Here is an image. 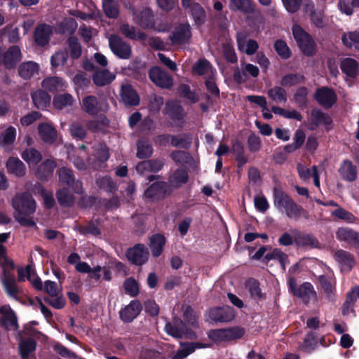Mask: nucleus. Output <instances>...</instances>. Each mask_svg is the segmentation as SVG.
<instances>
[{
	"label": "nucleus",
	"instance_id": "nucleus-1",
	"mask_svg": "<svg viewBox=\"0 0 359 359\" xmlns=\"http://www.w3.org/2000/svg\"><path fill=\"white\" fill-rule=\"evenodd\" d=\"M14 209L13 216L21 225L32 226L34 222L29 217L36 210V203L31 194L22 193L16 194L11 201Z\"/></svg>",
	"mask_w": 359,
	"mask_h": 359
},
{
	"label": "nucleus",
	"instance_id": "nucleus-2",
	"mask_svg": "<svg viewBox=\"0 0 359 359\" xmlns=\"http://www.w3.org/2000/svg\"><path fill=\"white\" fill-rule=\"evenodd\" d=\"M10 233H3L0 234V258L3 259L1 265L3 268V276L1 282L7 294L11 297L16 298L20 292V289L15 283V278L11 270L14 269L13 262L6 257V248L3 243L9 238Z\"/></svg>",
	"mask_w": 359,
	"mask_h": 359
},
{
	"label": "nucleus",
	"instance_id": "nucleus-3",
	"mask_svg": "<svg viewBox=\"0 0 359 359\" xmlns=\"http://www.w3.org/2000/svg\"><path fill=\"white\" fill-rule=\"evenodd\" d=\"M274 205L280 210H285L290 218L297 219L301 215V208L286 194L277 188L273 189Z\"/></svg>",
	"mask_w": 359,
	"mask_h": 359
},
{
	"label": "nucleus",
	"instance_id": "nucleus-4",
	"mask_svg": "<svg viewBox=\"0 0 359 359\" xmlns=\"http://www.w3.org/2000/svg\"><path fill=\"white\" fill-rule=\"evenodd\" d=\"M292 33L302 52L307 55H313L315 44L309 35L298 25H293Z\"/></svg>",
	"mask_w": 359,
	"mask_h": 359
},
{
	"label": "nucleus",
	"instance_id": "nucleus-5",
	"mask_svg": "<svg viewBox=\"0 0 359 359\" xmlns=\"http://www.w3.org/2000/svg\"><path fill=\"white\" fill-rule=\"evenodd\" d=\"M109 45L111 50L119 58L129 59L132 55L131 46L117 35L109 37Z\"/></svg>",
	"mask_w": 359,
	"mask_h": 359
},
{
	"label": "nucleus",
	"instance_id": "nucleus-6",
	"mask_svg": "<svg viewBox=\"0 0 359 359\" xmlns=\"http://www.w3.org/2000/svg\"><path fill=\"white\" fill-rule=\"evenodd\" d=\"M259 73V70L257 66L241 61L240 67H237L234 71L233 79L237 83H242L248 80L249 76L256 78Z\"/></svg>",
	"mask_w": 359,
	"mask_h": 359
},
{
	"label": "nucleus",
	"instance_id": "nucleus-7",
	"mask_svg": "<svg viewBox=\"0 0 359 359\" xmlns=\"http://www.w3.org/2000/svg\"><path fill=\"white\" fill-rule=\"evenodd\" d=\"M59 184L60 185H67L72 187L76 193H81L82 182L80 180H76L73 171L66 167L61 168L58 172Z\"/></svg>",
	"mask_w": 359,
	"mask_h": 359
},
{
	"label": "nucleus",
	"instance_id": "nucleus-8",
	"mask_svg": "<svg viewBox=\"0 0 359 359\" xmlns=\"http://www.w3.org/2000/svg\"><path fill=\"white\" fill-rule=\"evenodd\" d=\"M92 156L88 158V163L92 165L94 169L100 167V164L107 161L109 157V153L107 147L102 143H97L93 146V153Z\"/></svg>",
	"mask_w": 359,
	"mask_h": 359
},
{
	"label": "nucleus",
	"instance_id": "nucleus-9",
	"mask_svg": "<svg viewBox=\"0 0 359 359\" xmlns=\"http://www.w3.org/2000/svg\"><path fill=\"white\" fill-rule=\"evenodd\" d=\"M294 233V244L299 248H318L320 243L313 234L299 231L297 229L291 230Z\"/></svg>",
	"mask_w": 359,
	"mask_h": 359
},
{
	"label": "nucleus",
	"instance_id": "nucleus-10",
	"mask_svg": "<svg viewBox=\"0 0 359 359\" xmlns=\"http://www.w3.org/2000/svg\"><path fill=\"white\" fill-rule=\"evenodd\" d=\"M149 78L153 83L162 88H169L173 84L171 76L158 67H152L150 69Z\"/></svg>",
	"mask_w": 359,
	"mask_h": 359
},
{
	"label": "nucleus",
	"instance_id": "nucleus-11",
	"mask_svg": "<svg viewBox=\"0 0 359 359\" xmlns=\"http://www.w3.org/2000/svg\"><path fill=\"white\" fill-rule=\"evenodd\" d=\"M21 59L22 53L18 46H11L5 52L0 49V65L4 64L8 69L15 67Z\"/></svg>",
	"mask_w": 359,
	"mask_h": 359
},
{
	"label": "nucleus",
	"instance_id": "nucleus-12",
	"mask_svg": "<svg viewBox=\"0 0 359 359\" xmlns=\"http://www.w3.org/2000/svg\"><path fill=\"white\" fill-rule=\"evenodd\" d=\"M244 333L243 328L236 327L215 330L212 332L211 337L219 341H231L241 338Z\"/></svg>",
	"mask_w": 359,
	"mask_h": 359
},
{
	"label": "nucleus",
	"instance_id": "nucleus-13",
	"mask_svg": "<svg viewBox=\"0 0 359 359\" xmlns=\"http://www.w3.org/2000/svg\"><path fill=\"white\" fill-rule=\"evenodd\" d=\"M126 256L133 264L142 265L147 261L149 252L144 245L137 244L127 251Z\"/></svg>",
	"mask_w": 359,
	"mask_h": 359
},
{
	"label": "nucleus",
	"instance_id": "nucleus-14",
	"mask_svg": "<svg viewBox=\"0 0 359 359\" xmlns=\"http://www.w3.org/2000/svg\"><path fill=\"white\" fill-rule=\"evenodd\" d=\"M165 165V160L163 158H154L151 160H146L140 162L136 165L137 172L141 175H144L149 172H157L162 170Z\"/></svg>",
	"mask_w": 359,
	"mask_h": 359
},
{
	"label": "nucleus",
	"instance_id": "nucleus-15",
	"mask_svg": "<svg viewBox=\"0 0 359 359\" xmlns=\"http://www.w3.org/2000/svg\"><path fill=\"white\" fill-rule=\"evenodd\" d=\"M142 308V304L138 300H133L120 310V318L125 323H130L140 313Z\"/></svg>",
	"mask_w": 359,
	"mask_h": 359
},
{
	"label": "nucleus",
	"instance_id": "nucleus-16",
	"mask_svg": "<svg viewBox=\"0 0 359 359\" xmlns=\"http://www.w3.org/2000/svg\"><path fill=\"white\" fill-rule=\"evenodd\" d=\"M170 191L168 184L165 182H157L153 183L144 191L146 198L150 199H158L170 194Z\"/></svg>",
	"mask_w": 359,
	"mask_h": 359
},
{
	"label": "nucleus",
	"instance_id": "nucleus-17",
	"mask_svg": "<svg viewBox=\"0 0 359 359\" xmlns=\"http://www.w3.org/2000/svg\"><path fill=\"white\" fill-rule=\"evenodd\" d=\"M116 79V74L107 69H96L92 75L94 84L102 87L110 84Z\"/></svg>",
	"mask_w": 359,
	"mask_h": 359
},
{
	"label": "nucleus",
	"instance_id": "nucleus-18",
	"mask_svg": "<svg viewBox=\"0 0 359 359\" xmlns=\"http://www.w3.org/2000/svg\"><path fill=\"white\" fill-rule=\"evenodd\" d=\"M337 239L359 248V233L347 227H340L336 232Z\"/></svg>",
	"mask_w": 359,
	"mask_h": 359
},
{
	"label": "nucleus",
	"instance_id": "nucleus-19",
	"mask_svg": "<svg viewBox=\"0 0 359 359\" xmlns=\"http://www.w3.org/2000/svg\"><path fill=\"white\" fill-rule=\"evenodd\" d=\"M294 295L300 298L305 304L315 302L317 300V294L313 285L309 283H304L297 288Z\"/></svg>",
	"mask_w": 359,
	"mask_h": 359
},
{
	"label": "nucleus",
	"instance_id": "nucleus-20",
	"mask_svg": "<svg viewBox=\"0 0 359 359\" xmlns=\"http://www.w3.org/2000/svg\"><path fill=\"white\" fill-rule=\"evenodd\" d=\"M236 41L238 50L249 55L255 54L259 48L258 43L255 40H247L245 35L243 33L237 34Z\"/></svg>",
	"mask_w": 359,
	"mask_h": 359
},
{
	"label": "nucleus",
	"instance_id": "nucleus-21",
	"mask_svg": "<svg viewBox=\"0 0 359 359\" xmlns=\"http://www.w3.org/2000/svg\"><path fill=\"white\" fill-rule=\"evenodd\" d=\"M316 98L320 104L324 107L329 108L335 103L337 95L332 89L323 88L316 91Z\"/></svg>",
	"mask_w": 359,
	"mask_h": 359
},
{
	"label": "nucleus",
	"instance_id": "nucleus-22",
	"mask_svg": "<svg viewBox=\"0 0 359 359\" xmlns=\"http://www.w3.org/2000/svg\"><path fill=\"white\" fill-rule=\"evenodd\" d=\"M180 348L176 351L171 353L170 359H184L193 352L196 348L205 347L200 343H183L180 342Z\"/></svg>",
	"mask_w": 359,
	"mask_h": 359
},
{
	"label": "nucleus",
	"instance_id": "nucleus-23",
	"mask_svg": "<svg viewBox=\"0 0 359 359\" xmlns=\"http://www.w3.org/2000/svg\"><path fill=\"white\" fill-rule=\"evenodd\" d=\"M121 97L124 104L127 106H137L140 103L138 95L129 84L122 85Z\"/></svg>",
	"mask_w": 359,
	"mask_h": 359
},
{
	"label": "nucleus",
	"instance_id": "nucleus-24",
	"mask_svg": "<svg viewBox=\"0 0 359 359\" xmlns=\"http://www.w3.org/2000/svg\"><path fill=\"white\" fill-rule=\"evenodd\" d=\"M209 316L211 320L216 322H229L233 318L234 314L230 307L215 308L210 310Z\"/></svg>",
	"mask_w": 359,
	"mask_h": 359
},
{
	"label": "nucleus",
	"instance_id": "nucleus-25",
	"mask_svg": "<svg viewBox=\"0 0 359 359\" xmlns=\"http://www.w3.org/2000/svg\"><path fill=\"white\" fill-rule=\"evenodd\" d=\"M339 173L344 180L351 182L356 180L358 171L351 161L345 160L339 168Z\"/></svg>",
	"mask_w": 359,
	"mask_h": 359
},
{
	"label": "nucleus",
	"instance_id": "nucleus-26",
	"mask_svg": "<svg viewBox=\"0 0 359 359\" xmlns=\"http://www.w3.org/2000/svg\"><path fill=\"white\" fill-rule=\"evenodd\" d=\"M56 165V163L52 159L44 161L37 167L35 171L36 177L41 180H47L53 175Z\"/></svg>",
	"mask_w": 359,
	"mask_h": 359
},
{
	"label": "nucleus",
	"instance_id": "nucleus-27",
	"mask_svg": "<svg viewBox=\"0 0 359 359\" xmlns=\"http://www.w3.org/2000/svg\"><path fill=\"white\" fill-rule=\"evenodd\" d=\"M83 110L89 115L95 116L102 110V103L94 95H88L82 100Z\"/></svg>",
	"mask_w": 359,
	"mask_h": 359
},
{
	"label": "nucleus",
	"instance_id": "nucleus-28",
	"mask_svg": "<svg viewBox=\"0 0 359 359\" xmlns=\"http://www.w3.org/2000/svg\"><path fill=\"white\" fill-rule=\"evenodd\" d=\"M39 133L42 140L48 144L53 143L57 137V130L55 127L49 123H41L38 126Z\"/></svg>",
	"mask_w": 359,
	"mask_h": 359
},
{
	"label": "nucleus",
	"instance_id": "nucleus-29",
	"mask_svg": "<svg viewBox=\"0 0 359 359\" xmlns=\"http://www.w3.org/2000/svg\"><path fill=\"white\" fill-rule=\"evenodd\" d=\"M120 32L126 38L131 40L144 41L147 39V35L144 32L128 23L121 25Z\"/></svg>",
	"mask_w": 359,
	"mask_h": 359
},
{
	"label": "nucleus",
	"instance_id": "nucleus-30",
	"mask_svg": "<svg viewBox=\"0 0 359 359\" xmlns=\"http://www.w3.org/2000/svg\"><path fill=\"white\" fill-rule=\"evenodd\" d=\"M334 257L340 264L344 271H349L355 264L353 255L344 250H338L334 252Z\"/></svg>",
	"mask_w": 359,
	"mask_h": 359
},
{
	"label": "nucleus",
	"instance_id": "nucleus-31",
	"mask_svg": "<svg viewBox=\"0 0 359 359\" xmlns=\"http://www.w3.org/2000/svg\"><path fill=\"white\" fill-rule=\"evenodd\" d=\"M190 26L189 25H181L178 26L171 37V41L175 44L187 43L191 37Z\"/></svg>",
	"mask_w": 359,
	"mask_h": 359
},
{
	"label": "nucleus",
	"instance_id": "nucleus-32",
	"mask_svg": "<svg viewBox=\"0 0 359 359\" xmlns=\"http://www.w3.org/2000/svg\"><path fill=\"white\" fill-rule=\"evenodd\" d=\"M41 86L46 90L55 92L66 88L67 83L61 77L49 76L43 80Z\"/></svg>",
	"mask_w": 359,
	"mask_h": 359
},
{
	"label": "nucleus",
	"instance_id": "nucleus-33",
	"mask_svg": "<svg viewBox=\"0 0 359 359\" xmlns=\"http://www.w3.org/2000/svg\"><path fill=\"white\" fill-rule=\"evenodd\" d=\"M6 168L9 173L18 177L24 176L26 172L25 164L18 158H9L6 163Z\"/></svg>",
	"mask_w": 359,
	"mask_h": 359
},
{
	"label": "nucleus",
	"instance_id": "nucleus-34",
	"mask_svg": "<svg viewBox=\"0 0 359 359\" xmlns=\"http://www.w3.org/2000/svg\"><path fill=\"white\" fill-rule=\"evenodd\" d=\"M188 179L189 175L187 170L178 168L170 176L168 184L172 188H179L184 184Z\"/></svg>",
	"mask_w": 359,
	"mask_h": 359
},
{
	"label": "nucleus",
	"instance_id": "nucleus-35",
	"mask_svg": "<svg viewBox=\"0 0 359 359\" xmlns=\"http://www.w3.org/2000/svg\"><path fill=\"white\" fill-rule=\"evenodd\" d=\"M51 34V27L46 25H41L37 27L35 30V41L38 45L43 46L48 43Z\"/></svg>",
	"mask_w": 359,
	"mask_h": 359
},
{
	"label": "nucleus",
	"instance_id": "nucleus-36",
	"mask_svg": "<svg viewBox=\"0 0 359 359\" xmlns=\"http://www.w3.org/2000/svg\"><path fill=\"white\" fill-rule=\"evenodd\" d=\"M154 152V149L149 140L142 138L137 142L136 156L140 159L150 158Z\"/></svg>",
	"mask_w": 359,
	"mask_h": 359
},
{
	"label": "nucleus",
	"instance_id": "nucleus-37",
	"mask_svg": "<svg viewBox=\"0 0 359 359\" xmlns=\"http://www.w3.org/2000/svg\"><path fill=\"white\" fill-rule=\"evenodd\" d=\"M39 72V65L33 61L22 62L18 67V74L24 79H31Z\"/></svg>",
	"mask_w": 359,
	"mask_h": 359
},
{
	"label": "nucleus",
	"instance_id": "nucleus-38",
	"mask_svg": "<svg viewBox=\"0 0 359 359\" xmlns=\"http://www.w3.org/2000/svg\"><path fill=\"white\" fill-rule=\"evenodd\" d=\"M165 111L166 114L175 121L181 120L185 115V113L180 103L172 100L166 102Z\"/></svg>",
	"mask_w": 359,
	"mask_h": 359
},
{
	"label": "nucleus",
	"instance_id": "nucleus-39",
	"mask_svg": "<svg viewBox=\"0 0 359 359\" xmlns=\"http://www.w3.org/2000/svg\"><path fill=\"white\" fill-rule=\"evenodd\" d=\"M229 8L231 11H240L244 13H251L255 11V5L251 0H231Z\"/></svg>",
	"mask_w": 359,
	"mask_h": 359
},
{
	"label": "nucleus",
	"instance_id": "nucleus-40",
	"mask_svg": "<svg viewBox=\"0 0 359 359\" xmlns=\"http://www.w3.org/2000/svg\"><path fill=\"white\" fill-rule=\"evenodd\" d=\"M149 241V245L153 256L158 257L161 254L165 243V237L161 234H154L150 237Z\"/></svg>",
	"mask_w": 359,
	"mask_h": 359
},
{
	"label": "nucleus",
	"instance_id": "nucleus-41",
	"mask_svg": "<svg viewBox=\"0 0 359 359\" xmlns=\"http://www.w3.org/2000/svg\"><path fill=\"white\" fill-rule=\"evenodd\" d=\"M16 129L13 126H8L0 134V146L8 149L15 142L16 138Z\"/></svg>",
	"mask_w": 359,
	"mask_h": 359
},
{
	"label": "nucleus",
	"instance_id": "nucleus-42",
	"mask_svg": "<svg viewBox=\"0 0 359 359\" xmlns=\"http://www.w3.org/2000/svg\"><path fill=\"white\" fill-rule=\"evenodd\" d=\"M21 157L29 165H36L42 159L41 154L34 147H29L23 150Z\"/></svg>",
	"mask_w": 359,
	"mask_h": 359
},
{
	"label": "nucleus",
	"instance_id": "nucleus-43",
	"mask_svg": "<svg viewBox=\"0 0 359 359\" xmlns=\"http://www.w3.org/2000/svg\"><path fill=\"white\" fill-rule=\"evenodd\" d=\"M34 106L38 109L46 108L50 102V96L45 91L39 90L32 95Z\"/></svg>",
	"mask_w": 359,
	"mask_h": 359
},
{
	"label": "nucleus",
	"instance_id": "nucleus-44",
	"mask_svg": "<svg viewBox=\"0 0 359 359\" xmlns=\"http://www.w3.org/2000/svg\"><path fill=\"white\" fill-rule=\"evenodd\" d=\"M74 102L75 100L72 95L65 93L55 96L53 99V105L57 109L62 110L72 107Z\"/></svg>",
	"mask_w": 359,
	"mask_h": 359
},
{
	"label": "nucleus",
	"instance_id": "nucleus-45",
	"mask_svg": "<svg viewBox=\"0 0 359 359\" xmlns=\"http://www.w3.org/2000/svg\"><path fill=\"white\" fill-rule=\"evenodd\" d=\"M36 343L32 338L20 339L19 341V348L22 359H28L29 355L36 349Z\"/></svg>",
	"mask_w": 359,
	"mask_h": 359
},
{
	"label": "nucleus",
	"instance_id": "nucleus-46",
	"mask_svg": "<svg viewBox=\"0 0 359 359\" xmlns=\"http://www.w3.org/2000/svg\"><path fill=\"white\" fill-rule=\"evenodd\" d=\"M341 69L348 76L354 77L357 74L358 63L352 58H344L341 62Z\"/></svg>",
	"mask_w": 359,
	"mask_h": 359
},
{
	"label": "nucleus",
	"instance_id": "nucleus-47",
	"mask_svg": "<svg viewBox=\"0 0 359 359\" xmlns=\"http://www.w3.org/2000/svg\"><path fill=\"white\" fill-rule=\"evenodd\" d=\"M264 259L266 262L277 259L284 270L285 269L286 264L289 262L287 255L278 248H275L271 252L267 253L264 257Z\"/></svg>",
	"mask_w": 359,
	"mask_h": 359
},
{
	"label": "nucleus",
	"instance_id": "nucleus-48",
	"mask_svg": "<svg viewBox=\"0 0 359 359\" xmlns=\"http://www.w3.org/2000/svg\"><path fill=\"white\" fill-rule=\"evenodd\" d=\"M137 22L145 29L152 28L154 26V16L150 9H144L137 16Z\"/></svg>",
	"mask_w": 359,
	"mask_h": 359
},
{
	"label": "nucleus",
	"instance_id": "nucleus-49",
	"mask_svg": "<svg viewBox=\"0 0 359 359\" xmlns=\"http://www.w3.org/2000/svg\"><path fill=\"white\" fill-rule=\"evenodd\" d=\"M246 287L252 298L256 300L264 298V294L262 292L259 283L257 280L252 278L249 279L246 282Z\"/></svg>",
	"mask_w": 359,
	"mask_h": 359
},
{
	"label": "nucleus",
	"instance_id": "nucleus-50",
	"mask_svg": "<svg viewBox=\"0 0 359 359\" xmlns=\"http://www.w3.org/2000/svg\"><path fill=\"white\" fill-rule=\"evenodd\" d=\"M341 40L346 46L350 48H354L359 49V32H350L344 33L341 37Z\"/></svg>",
	"mask_w": 359,
	"mask_h": 359
},
{
	"label": "nucleus",
	"instance_id": "nucleus-51",
	"mask_svg": "<svg viewBox=\"0 0 359 359\" xmlns=\"http://www.w3.org/2000/svg\"><path fill=\"white\" fill-rule=\"evenodd\" d=\"M193 70L198 75H212L213 74L210 63L205 59L199 60L194 66Z\"/></svg>",
	"mask_w": 359,
	"mask_h": 359
},
{
	"label": "nucleus",
	"instance_id": "nucleus-52",
	"mask_svg": "<svg viewBox=\"0 0 359 359\" xmlns=\"http://www.w3.org/2000/svg\"><path fill=\"white\" fill-rule=\"evenodd\" d=\"M191 15L198 25H203L205 21V12L199 4H194L190 8Z\"/></svg>",
	"mask_w": 359,
	"mask_h": 359
},
{
	"label": "nucleus",
	"instance_id": "nucleus-53",
	"mask_svg": "<svg viewBox=\"0 0 359 359\" xmlns=\"http://www.w3.org/2000/svg\"><path fill=\"white\" fill-rule=\"evenodd\" d=\"M268 96L278 103L285 102L287 100L286 91L280 86H276L268 90Z\"/></svg>",
	"mask_w": 359,
	"mask_h": 359
},
{
	"label": "nucleus",
	"instance_id": "nucleus-54",
	"mask_svg": "<svg viewBox=\"0 0 359 359\" xmlns=\"http://www.w3.org/2000/svg\"><path fill=\"white\" fill-rule=\"evenodd\" d=\"M56 195L59 203L62 205L71 206L74 203V196L66 188L59 189Z\"/></svg>",
	"mask_w": 359,
	"mask_h": 359
},
{
	"label": "nucleus",
	"instance_id": "nucleus-55",
	"mask_svg": "<svg viewBox=\"0 0 359 359\" xmlns=\"http://www.w3.org/2000/svg\"><path fill=\"white\" fill-rule=\"evenodd\" d=\"M336 207L337 208L331 212L332 217L344 220L348 223H353L355 221V217L352 213L338 205Z\"/></svg>",
	"mask_w": 359,
	"mask_h": 359
},
{
	"label": "nucleus",
	"instance_id": "nucleus-56",
	"mask_svg": "<svg viewBox=\"0 0 359 359\" xmlns=\"http://www.w3.org/2000/svg\"><path fill=\"white\" fill-rule=\"evenodd\" d=\"M311 120L315 126L320 125H328L331 123V118L319 110H313L311 114Z\"/></svg>",
	"mask_w": 359,
	"mask_h": 359
},
{
	"label": "nucleus",
	"instance_id": "nucleus-57",
	"mask_svg": "<svg viewBox=\"0 0 359 359\" xmlns=\"http://www.w3.org/2000/svg\"><path fill=\"white\" fill-rule=\"evenodd\" d=\"M70 54L72 58L78 59L82 53V48L79 40L75 36H71L67 40Z\"/></svg>",
	"mask_w": 359,
	"mask_h": 359
},
{
	"label": "nucleus",
	"instance_id": "nucleus-58",
	"mask_svg": "<svg viewBox=\"0 0 359 359\" xmlns=\"http://www.w3.org/2000/svg\"><path fill=\"white\" fill-rule=\"evenodd\" d=\"M304 77L299 74H289L283 77L280 84L283 86H292L302 83Z\"/></svg>",
	"mask_w": 359,
	"mask_h": 359
},
{
	"label": "nucleus",
	"instance_id": "nucleus-59",
	"mask_svg": "<svg viewBox=\"0 0 359 359\" xmlns=\"http://www.w3.org/2000/svg\"><path fill=\"white\" fill-rule=\"evenodd\" d=\"M125 292L130 297H136L139 294V285L133 278H127L123 283Z\"/></svg>",
	"mask_w": 359,
	"mask_h": 359
},
{
	"label": "nucleus",
	"instance_id": "nucleus-60",
	"mask_svg": "<svg viewBox=\"0 0 359 359\" xmlns=\"http://www.w3.org/2000/svg\"><path fill=\"white\" fill-rule=\"evenodd\" d=\"M102 7L105 14L109 18H116L118 15V9L117 4L114 0H103Z\"/></svg>",
	"mask_w": 359,
	"mask_h": 359
},
{
	"label": "nucleus",
	"instance_id": "nucleus-61",
	"mask_svg": "<svg viewBox=\"0 0 359 359\" xmlns=\"http://www.w3.org/2000/svg\"><path fill=\"white\" fill-rule=\"evenodd\" d=\"M68 59V54L65 50L56 51L50 58V63L53 67H58L64 65Z\"/></svg>",
	"mask_w": 359,
	"mask_h": 359
},
{
	"label": "nucleus",
	"instance_id": "nucleus-62",
	"mask_svg": "<svg viewBox=\"0 0 359 359\" xmlns=\"http://www.w3.org/2000/svg\"><path fill=\"white\" fill-rule=\"evenodd\" d=\"M97 186L107 191H113L116 189V184L111 179V177L105 176L99 177L96 180Z\"/></svg>",
	"mask_w": 359,
	"mask_h": 359
},
{
	"label": "nucleus",
	"instance_id": "nucleus-63",
	"mask_svg": "<svg viewBox=\"0 0 359 359\" xmlns=\"http://www.w3.org/2000/svg\"><path fill=\"white\" fill-rule=\"evenodd\" d=\"M318 282L326 294L328 299H331L333 296L334 287L331 282L325 276H320L318 277Z\"/></svg>",
	"mask_w": 359,
	"mask_h": 359
},
{
	"label": "nucleus",
	"instance_id": "nucleus-64",
	"mask_svg": "<svg viewBox=\"0 0 359 359\" xmlns=\"http://www.w3.org/2000/svg\"><path fill=\"white\" fill-rule=\"evenodd\" d=\"M274 48L278 55L281 57L283 59H287L290 57V50L284 41H276L274 44Z\"/></svg>",
	"mask_w": 359,
	"mask_h": 359
}]
</instances>
